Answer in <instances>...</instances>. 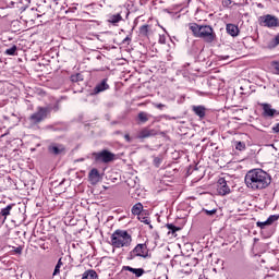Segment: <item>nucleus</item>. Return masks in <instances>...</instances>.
<instances>
[{
    "mask_svg": "<svg viewBox=\"0 0 279 279\" xmlns=\"http://www.w3.org/2000/svg\"><path fill=\"white\" fill-rule=\"evenodd\" d=\"M244 183L251 191H265L271 184V174L255 168L246 172Z\"/></svg>",
    "mask_w": 279,
    "mask_h": 279,
    "instance_id": "f257e3e1",
    "label": "nucleus"
},
{
    "mask_svg": "<svg viewBox=\"0 0 279 279\" xmlns=\"http://www.w3.org/2000/svg\"><path fill=\"white\" fill-rule=\"evenodd\" d=\"M190 29L195 38H202L205 43H215L217 34L210 25H199L197 23H190Z\"/></svg>",
    "mask_w": 279,
    "mask_h": 279,
    "instance_id": "f03ea898",
    "label": "nucleus"
},
{
    "mask_svg": "<svg viewBox=\"0 0 279 279\" xmlns=\"http://www.w3.org/2000/svg\"><path fill=\"white\" fill-rule=\"evenodd\" d=\"M58 112L60 110V104L56 102L54 105H50L47 107H38L37 111L29 116V121L33 123V125H38V123H43L49 114H51V111Z\"/></svg>",
    "mask_w": 279,
    "mask_h": 279,
    "instance_id": "7ed1b4c3",
    "label": "nucleus"
},
{
    "mask_svg": "<svg viewBox=\"0 0 279 279\" xmlns=\"http://www.w3.org/2000/svg\"><path fill=\"white\" fill-rule=\"evenodd\" d=\"M111 245L117 248L130 247L132 235L126 230L118 229L111 234Z\"/></svg>",
    "mask_w": 279,
    "mask_h": 279,
    "instance_id": "20e7f679",
    "label": "nucleus"
},
{
    "mask_svg": "<svg viewBox=\"0 0 279 279\" xmlns=\"http://www.w3.org/2000/svg\"><path fill=\"white\" fill-rule=\"evenodd\" d=\"M148 258L149 257V248H147V244H137L129 254L128 260H134V258Z\"/></svg>",
    "mask_w": 279,
    "mask_h": 279,
    "instance_id": "39448f33",
    "label": "nucleus"
},
{
    "mask_svg": "<svg viewBox=\"0 0 279 279\" xmlns=\"http://www.w3.org/2000/svg\"><path fill=\"white\" fill-rule=\"evenodd\" d=\"M260 27H268V29H274V27H279V20L276 15L266 14L258 19Z\"/></svg>",
    "mask_w": 279,
    "mask_h": 279,
    "instance_id": "423d86ee",
    "label": "nucleus"
},
{
    "mask_svg": "<svg viewBox=\"0 0 279 279\" xmlns=\"http://www.w3.org/2000/svg\"><path fill=\"white\" fill-rule=\"evenodd\" d=\"M92 156L95 162H105L106 165L114 160V154L110 153L108 149H104L99 153H93Z\"/></svg>",
    "mask_w": 279,
    "mask_h": 279,
    "instance_id": "0eeeda50",
    "label": "nucleus"
},
{
    "mask_svg": "<svg viewBox=\"0 0 279 279\" xmlns=\"http://www.w3.org/2000/svg\"><path fill=\"white\" fill-rule=\"evenodd\" d=\"M259 106L262 107V110H263L262 114L265 119H274V117L279 116V111L271 108L270 104L262 102V104H259Z\"/></svg>",
    "mask_w": 279,
    "mask_h": 279,
    "instance_id": "6e6552de",
    "label": "nucleus"
},
{
    "mask_svg": "<svg viewBox=\"0 0 279 279\" xmlns=\"http://www.w3.org/2000/svg\"><path fill=\"white\" fill-rule=\"evenodd\" d=\"M217 193L218 195H230V186H228V181L225 178H220L217 181Z\"/></svg>",
    "mask_w": 279,
    "mask_h": 279,
    "instance_id": "1a4fd4ad",
    "label": "nucleus"
},
{
    "mask_svg": "<svg viewBox=\"0 0 279 279\" xmlns=\"http://www.w3.org/2000/svg\"><path fill=\"white\" fill-rule=\"evenodd\" d=\"M106 90H110L108 78H104L101 82L97 83L92 92V95H99L101 93H106Z\"/></svg>",
    "mask_w": 279,
    "mask_h": 279,
    "instance_id": "9d476101",
    "label": "nucleus"
},
{
    "mask_svg": "<svg viewBox=\"0 0 279 279\" xmlns=\"http://www.w3.org/2000/svg\"><path fill=\"white\" fill-rule=\"evenodd\" d=\"M65 150L66 148L64 147V145L60 143H51L48 146V151L52 156H60L61 154H64Z\"/></svg>",
    "mask_w": 279,
    "mask_h": 279,
    "instance_id": "9b49d317",
    "label": "nucleus"
},
{
    "mask_svg": "<svg viewBox=\"0 0 279 279\" xmlns=\"http://www.w3.org/2000/svg\"><path fill=\"white\" fill-rule=\"evenodd\" d=\"M15 204H9L4 208L0 210V227L5 223V219L10 217V214L12 213V208H14Z\"/></svg>",
    "mask_w": 279,
    "mask_h": 279,
    "instance_id": "f8f14e48",
    "label": "nucleus"
},
{
    "mask_svg": "<svg viewBox=\"0 0 279 279\" xmlns=\"http://www.w3.org/2000/svg\"><path fill=\"white\" fill-rule=\"evenodd\" d=\"M123 271H130L134 274L135 278H141L145 274L143 268H132V266H123Z\"/></svg>",
    "mask_w": 279,
    "mask_h": 279,
    "instance_id": "ddd939ff",
    "label": "nucleus"
},
{
    "mask_svg": "<svg viewBox=\"0 0 279 279\" xmlns=\"http://www.w3.org/2000/svg\"><path fill=\"white\" fill-rule=\"evenodd\" d=\"M157 134L158 131L154 129H143L138 134V138H150V136H156Z\"/></svg>",
    "mask_w": 279,
    "mask_h": 279,
    "instance_id": "4468645a",
    "label": "nucleus"
},
{
    "mask_svg": "<svg viewBox=\"0 0 279 279\" xmlns=\"http://www.w3.org/2000/svg\"><path fill=\"white\" fill-rule=\"evenodd\" d=\"M226 29L229 36H232L233 38H236V36H239V26L234 24H227Z\"/></svg>",
    "mask_w": 279,
    "mask_h": 279,
    "instance_id": "2eb2a0df",
    "label": "nucleus"
},
{
    "mask_svg": "<svg viewBox=\"0 0 279 279\" xmlns=\"http://www.w3.org/2000/svg\"><path fill=\"white\" fill-rule=\"evenodd\" d=\"M192 110L196 117H199V119H204V117H206V107L204 106H193Z\"/></svg>",
    "mask_w": 279,
    "mask_h": 279,
    "instance_id": "dca6fc26",
    "label": "nucleus"
},
{
    "mask_svg": "<svg viewBox=\"0 0 279 279\" xmlns=\"http://www.w3.org/2000/svg\"><path fill=\"white\" fill-rule=\"evenodd\" d=\"M89 178V182H92V184H97V182H99V170H97V168H94L89 171L88 174Z\"/></svg>",
    "mask_w": 279,
    "mask_h": 279,
    "instance_id": "f3484780",
    "label": "nucleus"
},
{
    "mask_svg": "<svg viewBox=\"0 0 279 279\" xmlns=\"http://www.w3.org/2000/svg\"><path fill=\"white\" fill-rule=\"evenodd\" d=\"M107 21L108 23H111V25L117 26L118 23H121V21H123V16H121V13L110 14Z\"/></svg>",
    "mask_w": 279,
    "mask_h": 279,
    "instance_id": "a211bd4d",
    "label": "nucleus"
},
{
    "mask_svg": "<svg viewBox=\"0 0 279 279\" xmlns=\"http://www.w3.org/2000/svg\"><path fill=\"white\" fill-rule=\"evenodd\" d=\"M82 279H99V276L97 275V271L89 269L83 274Z\"/></svg>",
    "mask_w": 279,
    "mask_h": 279,
    "instance_id": "6ab92c4d",
    "label": "nucleus"
},
{
    "mask_svg": "<svg viewBox=\"0 0 279 279\" xmlns=\"http://www.w3.org/2000/svg\"><path fill=\"white\" fill-rule=\"evenodd\" d=\"M63 265L64 263L62 262V257H60L57 265L54 266L52 278H56V276H60V269H62Z\"/></svg>",
    "mask_w": 279,
    "mask_h": 279,
    "instance_id": "aec40b11",
    "label": "nucleus"
},
{
    "mask_svg": "<svg viewBox=\"0 0 279 279\" xmlns=\"http://www.w3.org/2000/svg\"><path fill=\"white\" fill-rule=\"evenodd\" d=\"M149 25L144 24L140 27V36H143L144 38H147L149 36Z\"/></svg>",
    "mask_w": 279,
    "mask_h": 279,
    "instance_id": "412c9836",
    "label": "nucleus"
},
{
    "mask_svg": "<svg viewBox=\"0 0 279 279\" xmlns=\"http://www.w3.org/2000/svg\"><path fill=\"white\" fill-rule=\"evenodd\" d=\"M132 215H141L143 213V204L136 203L132 209H131Z\"/></svg>",
    "mask_w": 279,
    "mask_h": 279,
    "instance_id": "4be33fe9",
    "label": "nucleus"
},
{
    "mask_svg": "<svg viewBox=\"0 0 279 279\" xmlns=\"http://www.w3.org/2000/svg\"><path fill=\"white\" fill-rule=\"evenodd\" d=\"M166 228L169 230L168 234H175L180 230V228L175 227L173 223H167Z\"/></svg>",
    "mask_w": 279,
    "mask_h": 279,
    "instance_id": "5701e85b",
    "label": "nucleus"
},
{
    "mask_svg": "<svg viewBox=\"0 0 279 279\" xmlns=\"http://www.w3.org/2000/svg\"><path fill=\"white\" fill-rule=\"evenodd\" d=\"M137 118L140 119V121L142 123H147V121H149V114H147V112H145V111H141L138 113Z\"/></svg>",
    "mask_w": 279,
    "mask_h": 279,
    "instance_id": "b1692460",
    "label": "nucleus"
},
{
    "mask_svg": "<svg viewBox=\"0 0 279 279\" xmlns=\"http://www.w3.org/2000/svg\"><path fill=\"white\" fill-rule=\"evenodd\" d=\"M70 80L71 82H83L84 77L82 76V74L77 73V74H72Z\"/></svg>",
    "mask_w": 279,
    "mask_h": 279,
    "instance_id": "393cba45",
    "label": "nucleus"
},
{
    "mask_svg": "<svg viewBox=\"0 0 279 279\" xmlns=\"http://www.w3.org/2000/svg\"><path fill=\"white\" fill-rule=\"evenodd\" d=\"M16 45L12 46L11 48L4 51L5 56H16Z\"/></svg>",
    "mask_w": 279,
    "mask_h": 279,
    "instance_id": "a878e982",
    "label": "nucleus"
},
{
    "mask_svg": "<svg viewBox=\"0 0 279 279\" xmlns=\"http://www.w3.org/2000/svg\"><path fill=\"white\" fill-rule=\"evenodd\" d=\"M279 219V215H270L268 218H267V221L270 226L274 225L275 221H278Z\"/></svg>",
    "mask_w": 279,
    "mask_h": 279,
    "instance_id": "bb28decb",
    "label": "nucleus"
},
{
    "mask_svg": "<svg viewBox=\"0 0 279 279\" xmlns=\"http://www.w3.org/2000/svg\"><path fill=\"white\" fill-rule=\"evenodd\" d=\"M245 144L243 142H236L235 144V149H238V151H245Z\"/></svg>",
    "mask_w": 279,
    "mask_h": 279,
    "instance_id": "cd10ccee",
    "label": "nucleus"
},
{
    "mask_svg": "<svg viewBox=\"0 0 279 279\" xmlns=\"http://www.w3.org/2000/svg\"><path fill=\"white\" fill-rule=\"evenodd\" d=\"M256 226L257 228H260V230H265L266 226H271V225H269L268 220H266V221H257Z\"/></svg>",
    "mask_w": 279,
    "mask_h": 279,
    "instance_id": "c85d7f7f",
    "label": "nucleus"
},
{
    "mask_svg": "<svg viewBox=\"0 0 279 279\" xmlns=\"http://www.w3.org/2000/svg\"><path fill=\"white\" fill-rule=\"evenodd\" d=\"M203 213H205V215H207V217H213L214 215H217V209H203Z\"/></svg>",
    "mask_w": 279,
    "mask_h": 279,
    "instance_id": "c756f323",
    "label": "nucleus"
},
{
    "mask_svg": "<svg viewBox=\"0 0 279 279\" xmlns=\"http://www.w3.org/2000/svg\"><path fill=\"white\" fill-rule=\"evenodd\" d=\"M153 162H154L155 167L158 168V167H160V165H162V159L159 157H155Z\"/></svg>",
    "mask_w": 279,
    "mask_h": 279,
    "instance_id": "7c9ffc66",
    "label": "nucleus"
},
{
    "mask_svg": "<svg viewBox=\"0 0 279 279\" xmlns=\"http://www.w3.org/2000/svg\"><path fill=\"white\" fill-rule=\"evenodd\" d=\"M158 43H159L160 45H167V36H165V35H159V40H158Z\"/></svg>",
    "mask_w": 279,
    "mask_h": 279,
    "instance_id": "2f4dec72",
    "label": "nucleus"
},
{
    "mask_svg": "<svg viewBox=\"0 0 279 279\" xmlns=\"http://www.w3.org/2000/svg\"><path fill=\"white\" fill-rule=\"evenodd\" d=\"M153 106L154 108H157V110H162V108H167V105L157 104V102H154Z\"/></svg>",
    "mask_w": 279,
    "mask_h": 279,
    "instance_id": "473e14b6",
    "label": "nucleus"
},
{
    "mask_svg": "<svg viewBox=\"0 0 279 279\" xmlns=\"http://www.w3.org/2000/svg\"><path fill=\"white\" fill-rule=\"evenodd\" d=\"M223 8H230L232 5V0H222Z\"/></svg>",
    "mask_w": 279,
    "mask_h": 279,
    "instance_id": "72a5a7b5",
    "label": "nucleus"
},
{
    "mask_svg": "<svg viewBox=\"0 0 279 279\" xmlns=\"http://www.w3.org/2000/svg\"><path fill=\"white\" fill-rule=\"evenodd\" d=\"M272 66H274L275 71H276L277 75H279V62H278V61H275V62L272 63Z\"/></svg>",
    "mask_w": 279,
    "mask_h": 279,
    "instance_id": "f704fd0d",
    "label": "nucleus"
},
{
    "mask_svg": "<svg viewBox=\"0 0 279 279\" xmlns=\"http://www.w3.org/2000/svg\"><path fill=\"white\" fill-rule=\"evenodd\" d=\"M272 133H274V134H279V123H276V124L272 126Z\"/></svg>",
    "mask_w": 279,
    "mask_h": 279,
    "instance_id": "c9c22d12",
    "label": "nucleus"
},
{
    "mask_svg": "<svg viewBox=\"0 0 279 279\" xmlns=\"http://www.w3.org/2000/svg\"><path fill=\"white\" fill-rule=\"evenodd\" d=\"M274 47H278L279 45V34L276 35L275 39L272 40Z\"/></svg>",
    "mask_w": 279,
    "mask_h": 279,
    "instance_id": "e433bc0d",
    "label": "nucleus"
},
{
    "mask_svg": "<svg viewBox=\"0 0 279 279\" xmlns=\"http://www.w3.org/2000/svg\"><path fill=\"white\" fill-rule=\"evenodd\" d=\"M124 141H126V143H131L132 142V138L129 135V133L124 134Z\"/></svg>",
    "mask_w": 279,
    "mask_h": 279,
    "instance_id": "4c0bfd02",
    "label": "nucleus"
},
{
    "mask_svg": "<svg viewBox=\"0 0 279 279\" xmlns=\"http://www.w3.org/2000/svg\"><path fill=\"white\" fill-rule=\"evenodd\" d=\"M142 222L145 223L146 226H149V223H151V220H149V218L144 217Z\"/></svg>",
    "mask_w": 279,
    "mask_h": 279,
    "instance_id": "58836bf2",
    "label": "nucleus"
},
{
    "mask_svg": "<svg viewBox=\"0 0 279 279\" xmlns=\"http://www.w3.org/2000/svg\"><path fill=\"white\" fill-rule=\"evenodd\" d=\"M131 40H132V38L125 37V38L123 39V45H125V43H130Z\"/></svg>",
    "mask_w": 279,
    "mask_h": 279,
    "instance_id": "ea45409f",
    "label": "nucleus"
},
{
    "mask_svg": "<svg viewBox=\"0 0 279 279\" xmlns=\"http://www.w3.org/2000/svg\"><path fill=\"white\" fill-rule=\"evenodd\" d=\"M15 252H16V254H21V252H23V250L21 247H16Z\"/></svg>",
    "mask_w": 279,
    "mask_h": 279,
    "instance_id": "a19ab883",
    "label": "nucleus"
},
{
    "mask_svg": "<svg viewBox=\"0 0 279 279\" xmlns=\"http://www.w3.org/2000/svg\"><path fill=\"white\" fill-rule=\"evenodd\" d=\"M149 229H150V230H154V226H151V223H149Z\"/></svg>",
    "mask_w": 279,
    "mask_h": 279,
    "instance_id": "79ce46f5",
    "label": "nucleus"
},
{
    "mask_svg": "<svg viewBox=\"0 0 279 279\" xmlns=\"http://www.w3.org/2000/svg\"><path fill=\"white\" fill-rule=\"evenodd\" d=\"M116 134H123L121 131H116Z\"/></svg>",
    "mask_w": 279,
    "mask_h": 279,
    "instance_id": "37998d69",
    "label": "nucleus"
},
{
    "mask_svg": "<svg viewBox=\"0 0 279 279\" xmlns=\"http://www.w3.org/2000/svg\"><path fill=\"white\" fill-rule=\"evenodd\" d=\"M117 122H111L112 125H116Z\"/></svg>",
    "mask_w": 279,
    "mask_h": 279,
    "instance_id": "c03bdc74",
    "label": "nucleus"
}]
</instances>
